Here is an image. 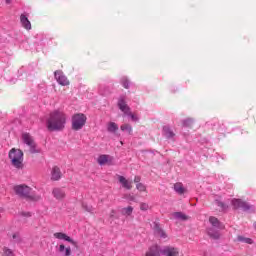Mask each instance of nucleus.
Returning <instances> with one entry per match:
<instances>
[{"instance_id": "obj_1", "label": "nucleus", "mask_w": 256, "mask_h": 256, "mask_svg": "<svg viewBox=\"0 0 256 256\" xmlns=\"http://www.w3.org/2000/svg\"><path fill=\"white\" fill-rule=\"evenodd\" d=\"M67 123V114L61 110H54L50 113L46 122L48 131H63Z\"/></svg>"}, {"instance_id": "obj_2", "label": "nucleus", "mask_w": 256, "mask_h": 256, "mask_svg": "<svg viewBox=\"0 0 256 256\" xmlns=\"http://www.w3.org/2000/svg\"><path fill=\"white\" fill-rule=\"evenodd\" d=\"M13 191L15 195H18V197H21V199H26L27 201H39V199H41V196L33 193V188L25 184L14 186Z\"/></svg>"}, {"instance_id": "obj_3", "label": "nucleus", "mask_w": 256, "mask_h": 256, "mask_svg": "<svg viewBox=\"0 0 256 256\" xmlns=\"http://www.w3.org/2000/svg\"><path fill=\"white\" fill-rule=\"evenodd\" d=\"M8 157L11 161V165H13L15 169H23V151L12 148L9 151Z\"/></svg>"}, {"instance_id": "obj_4", "label": "nucleus", "mask_w": 256, "mask_h": 256, "mask_svg": "<svg viewBox=\"0 0 256 256\" xmlns=\"http://www.w3.org/2000/svg\"><path fill=\"white\" fill-rule=\"evenodd\" d=\"M87 123V116L83 113H76L72 116V129L73 131H81Z\"/></svg>"}, {"instance_id": "obj_5", "label": "nucleus", "mask_w": 256, "mask_h": 256, "mask_svg": "<svg viewBox=\"0 0 256 256\" xmlns=\"http://www.w3.org/2000/svg\"><path fill=\"white\" fill-rule=\"evenodd\" d=\"M54 77H55L57 83H59V85H61L62 87H67V86L71 85V82L69 81L67 76H65V74H63V71H61V70L55 71Z\"/></svg>"}, {"instance_id": "obj_6", "label": "nucleus", "mask_w": 256, "mask_h": 256, "mask_svg": "<svg viewBox=\"0 0 256 256\" xmlns=\"http://www.w3.org/2000/svg\"><path fill=\"white\" fill-rule=\"evenodd\" d=\"M54 237H55V239H59L61 241H67L68 243H71V245H73V247H75L76 249H79V242L73 240L71 237H69L67 234H65L63 232L54 233Z\"/></svg>"}, {"instance_id": "obj_7", "label": "nucleus", "mask_w": 256, "mask_h": 256, "mask_svg": "<svg viewBox=\"0 0 256 256\" xmlns=\"http://www.w3.org/2000/svg\"><path fill=\"white\" fill-rule=\"evenodd\" d=\"M161 253L164 256H179L181 252L177 247L166 246L161 250Z\"/></svg>"}, {"instance_id": "obj_8", "label": "nucleus", "mask_w": 256, "mask_h": 256, "mask_svg": "<svg viewBox=\"0 0 256 256\" xmlns=\"http://www.w3.org/2000/svg\"><path fill=\"white\" fill-rule=\"evenodd\" d=\"M232 205L234 209H243L244 211H249L251 209V206L249 204L241 199H233Z\"/></svg>"}, {"instance_id": "obj_9", "label": "nucleus", "mask_w": 256, "mask_h": 256, "mask_svg": "<svg viewBox=\"0 0 256 256\" xmlns=\"http://www.w3.org/2000/svg\"><path fill=\"white\" fill-rule=\"evenodd\" d=\"M118 107H119L120 111H122V113H124V115L131 114V108L129 107V105H127L125 98H120L118 100Z\"/></svg>"}, {"instance_id": "obj_10", "label": "nucleus", "mask_w": 256, "mask_h": 256, "mask_svg": "<svg viewBox=\"0 0 256 256\" xmlns=\"http://www.w3.org/2000/svg\"><path fill=\"white\" fill-rule=\"evenodd\" d=\"M118 181H119V183H121V185H122V187H124V189H128V190L133 189V182L127 180V178H125L124 176H118Z\"/></svg>"}, {"instance_id": "obj_11", "label": "nucleus", "mask_w": 256, "mask_h": 256, "mask_svg": "<svg viewBox=\"0 0 256 256\" xmlns=\"http://www.w3.org/2000/svg\"><path fill=\"white\" fill-rule=\"evenodd\" d=\"M20 23L26 31H31V21H29V18L25 16V14H21L20 16Z\"/></svg>"}, {"instance_id": "obj_12", "label": "nucleus", "mask_w": 256, "mask_h": 256, "mask_svg": "<svg viewBox=\"0 0 256 256\" xmlns=\"http://www.w3.org/2000/svg\"><path fill=\"white\" fill-rule=\"evenodd\" d=\"M52 195L58 201H61L66 196L65 190H63L61 188H54L53 191H52Z\"/></svg>"}, {"instance_id": "obj_13", "label": "nucleus", "mask_w": 256, "mask_h": 256, "mask_svg": "<svg viewBox=\"0 0 256 256\" xmlns=\"http://www.w3.org/2000/svg\"><path fill=\"white\" fill-rule=\"evenodd\" d=\"M22 139H23L24 143H26V145L31 147V149H34L35 141L33 140V137H31V135H29L28 133H24L22 135Z\"/></svg>"}, {"instance_id": "obj_14", "label": "nucleus", "mask_w": 256, "mask_h": 256, "mask_svg": "<svg viewBox=\"0 0 256 256\" xmlns=\"http://www.w3.org/2000/svg\"><path fill=\"white\" fill-rule=\"evenodd\" d=\"M61 179V169L57 166H54L51 171V180L59 181Z\"/></svg>"}, {"instance_id": "obj_15", "label": "nucleus", "mask_w": 256, "mask_h": 256, "mask_svg": "<svg viewBox=\"0 0 256 256\" xmlns=\"http://www.w3.org/2000/svg\"><path fill=\"white\" fill-rule=\"evenodd\" d=\"M145 256H161V248L159 246H152Z\"/></svg>"}, {"instance_id": "obj_16", "label": "nucleus", "mask_w": 256, "mask_h": 256, "mask_svg": "<svg viewBox=\"0 0 256 256\" xmlns=\"http://www.w3.org/2000/svg\"><path fill=\"white\" fill-rule=\"evenodd\" d=\"M154 233L157 237H161V239H167V233H165L158 224L154 226Z\"/></svg>"}, {"instance_id": "obj_17", "label": "nucleus", "mask_w": 256, "mask_h": 256, "mask_svg": "<svg viewBox=\"0 0 256 256\" xmlns=\"http://www.w3.org/2000/svg\"><path fill=\"white\" fill-rule=\"evenodd\" d=\"M108 161H111V156L105 154L100 155L97 159V163L100 165H107Z\"/></svg>"}, {"instance_id": "obj_18", "label": "nucleus", "mask_w": 256, "mask_h": 256, "mask_svg": "<svg viewBox=\"0 0 256 256\" xmlns=\"http://www.w3.org/2000/svg\"><path fill=\"white\" fill-rule=\"evenodd\" d=\"M174 219H179V221H188L189 216L185 215L183 212H174L172 214Z\"/></svg>"}, {"instance_id": "obj_19", "label": "nucleus", "mask_w": 256, "mask_h": 256, "mask_svg": "<svg viewBox=\"0 0 256 256\" xmlns=\"http://www.w3.org/2000/svg\"><path fill=\"white\" fill-rule=\"evenodd\" d=\"M107 131H109V133H117L119 126L115 122H110L108 123Z\"/></svg>"}, {"instance_id": "obj_20", "label": "nucleus", "mask_w": 256, "mask_h": 256, "mask_svg": "<svg viewBox=\"0 0 256 256\" xmlns=\"http://www.w3.org/2000/svg\"><path fill=\"white\" fill-rule=\"evenodd\" d=\"M59 252L64 253V256H71V247H65L63 244L59 245Z\"/></svg>"}, {"instance_id": "obj_21", "label": "nucleus", "mask_w": 256, "mask_h": 256, "mask_svg": "<svg viewBox=\"0 0 256 256\" xmlns=\"http://www.w3.org/2000/svg\"><path fill=\"white\" fill-rule=\"evenodd\" d=\"M174 191H176V193H179V195H183V193H185V188L183 187V184L176 183L174 184Z\"/></svg>"}, {"instance_id": "obj_22", "label": "nucleus", "mask_w": 256, "mask_h": 256, "mask_svg": "<svg viewBox=\"0 0 256 256\" xmlns=\"http://www.w3.org/2000/svg\"><path fill=\"white\" fill-rule=\"evenodd\" d=\"M120 129L121 131H127L128 135H133V127L130 124H123Z\"/></svg>"}, {"instance_id": "obj_23", "label": "nucleus", "mask_w": 256, "mask_h": 256, "mask_svg": "<svg viewBox=\"0 0 256 256\" xmlns=\"http://www.w3.org/2000/svg\"><path fill=\"white\" fill-rule=\"evenodd\" d=\"M163 133L168 139H171V137H175V133H173V131H171V128L167 126L163 128Z\"/></svg>"}, {"instance_id": "obj_24", "label": "nucleus", "mask_w": 256, "mask_h": 256, "mask_svg": "<svg viewBox=\"0 0 256 256\" xmlns=\"http://www.w3.org/2000/svg\"><path fill=\"white\" fill-rule=\"evenodd\" d=\"M237 241H240V243H247V245H252L253 243L251 238H245L244 236H238Z\"/></svg>"}, {"instance_id": "obj_25", "label": "nucleus", "mask_w": 256, "mask_h": 256, "mask_svg": "<svg viewBox=\"0 0 256 256\" xmlns=\"http://www.w3.org/2000/svg\"><path fill=\"white\" fill-rule=\"evenodd\" d=\"M131 213H133V207L128 206L126 208L122 209V215H131Z\"/></svg>"}, {"instance_id": "obj_26", "label": "nucleus", "mask_w": 256, "mask_h": 256, "mask_svg": "<svg viewBox=\"0 0 256 256\" xmlns=\"http://www.w3.org/2000/svg\"><path fill=\"white\" fill-rule=\"evenodd\" d=\"M209 221H210L211 225H213V227H219V219L211 216L209 218Z\"/></svg>"}, {"instance_id": "obj_27", "label": "nucleus", "mask_w": 256, "mask_h": 256, "mask_svg": "<svg viewBox=\"0 0 256 256\" xmlns=\"http://www.w3.org/2000/svg\"><path fill=\"white\" fill-rule=\"evenodd\" d=\"M3 256H15V255L13 254V250L12 249L4 247L3 248Z\"/></svg>"}, {"instance_id": "obj_28", "label": "nucleus", "mask_w": 256, "mask_h": 256, "mask_svg": "<svg viewBox=\"0 0 256 256\" xmlns=\"http://www.w3.org/2000/svg\"><path fill=\"white\" fill-rule=\"evenodd\" d=\"M208 235L209 237H211L212 239H219V237H221V235L219 234V232H211V231H208Z\"/></svg>"}, {"instance_id": "obj_29", "label": "nucleus", "mask_w": 256, "mask_h": 256, "mask_svg": "<svg viewBox=\"0 0 256 256\" xmlns=\"http://www.w3.org/2000/svg\"><path fill=\"white\" fill-rule=\"evenodd\" d=\"M136 189H138V191H141V192L147 191V187L144 186L143 183H138V184L136 185Z\"/></svg>"}, {"instance_id": "obj_30", "label": "nucleus", "mask_w": 256, "mask_h": 256, "mask_svg": "<svg viewBox=\"0 0 256 256\" xmlns=\"http://www.w3.org/2000/svg\"><path fill=\"white\" fill-rule=\"evenodd\" d=\"M121 83H122L124 89H129V80L128 79H126V78L122 79Z\"/></svg>"}, {"instance_id": "obj_31", "label": "nucleus", "mask_w": 256, "mask_h": 256, "mask_svg": "<svg viewBox=\"0 0 256 256\" xmlns=\"http://www.w3.org/2000/svg\"><path fill=\"white\" fill-rule=\"evenodd\" d=\"M185 127H191L193 125V119L188 118L184 121Z\"/></svg>"}, {"instance_id": "obj_32", "label": "nucleus", "mask_w": 256, "mask_h": 256, "mask_svg": "<svg viewBox=\"0 0 256 256\" xmlns=\"http://www.w3.org/2000/svg\"><path fill=\"white\" fill-rule=\"evenodd\" d=\"M141 211H147L149 209V204L147 203H141L140 204Z\"/></svg>"}, {"instance_id": "obj_33", "label": "nucleus", "mask_w": 256, "mask_h": 256, "mask_svg": "<svg viewBox=\"0 0 256 256\" xmlns=\"http://www.w3.org/2000/svg\"><path fill=\"white\" fill-rule=\"evenodd\" d=\"M128 115V117H131L132 121H139V118L137 116H135V114H132L130 111V114H126Z\"/></svg>"}, {"instance_id": "obj_34", "label": "nucleus", "mask_w": 256, "mask_h": 256, "mask_svg": "<svg viewBox=\"0 0 256 256\" xmlns=\"http://www.w3.org/2000/svg\"><path fill=\"white\" fill-rule=\"evenodd\" d=\"M82 207H83V209H85V211H88V213H91L93 211V207H91V206H87V205L83 204Z\"/></svg>"}, {"instance_id": "obj_35", "label": "nucleus", "mask_w": 256, "mask_h": 256, "mask_svg": "<svg viewBox=\"0 0 256 256\" xmlns=\"http://www.w3.org/2000/svg\"><path fill=\"white\" fill-rule=\"evenodd\" d=\"M22 217H31V212H21Z\"/></svg>"}, {"instance_id": "obj_36", "label": "nucleus", "mask_w": 256, "mask_h": 256, "mask_svg": "<svg viewBox=\"0 0 256 256\" xmlns=\"http://www.w3.org/2000/svg\"><path fill=\"white\" fill-rule=\"evenodd\" d=\"M117 212L115 211V210H111L110 211V214H109V217H110V219H113V217H115V214H116Z\"/></svg>"}, {"instance_id": "obj_37", "label": "nucleus", "mask_w": 256, "mask_h": 256, "mask_svg": "<svg viewBox=\"0 0 256 256\" xmlns=\"http://www.w3.org/2000/svg\"><path fill=\"white\" fill-rule=\"evenodd\" d=\"M139 181H141V177L135 176L134 177V183H139Z\"/></svg>"}, {"instance_id": "obj_38", "label": "nucleus", "mask_w": 256, "mask_h": 256, "mask_svg": "<svg viewBox=\"0 0 256 256\" xmlns=\"http://www.w3.org/2000/svg\"><path fill=\"white\" fill-rule=\"evenodd\" d=\"M218 207H221V209H225V204L223 202H218Z\"/></svg>"}, {"instance_id": "obj_39", "label": "nucleus", "mask_w": 256, "mask_h": 256, "mask_svg": "<svg viewBox=\"0 0 256 256\" xmlns=\"http://www.w3.org/2000/svg\"><path fill=\"white\" fill-rule=\"evenodd\" d=\"M7 5L11 4V0H6Z\"/></svg>"}, {"instance_id": "obj_40", "label": "nucleus", "mask_w": 256, "mask_h": 256, "mask_svg": "<svg viewBox=\"0 0 256 256\" xmlns=\"http://www.w3.org/2000/svg\"><path fill=\"white\" fill-rule=\"evenodd\" d=\"M130 199L133 201V199H134V198H133V197H131Z\"/></svg>"}, {"instance_id": "obj_41", "label": "nucleus", "mask_w": 256, "mask_h": 256, "mask_svg": "<svg viewBox=\"0 0 256 256\" xmlns=\"http://www.w3.org/2000/svg\"><path fill=\"white\" fill-rule=\"evenodd\" d=\"M13 238H15V235H13Z\"/></svg>"}]
</instances>
